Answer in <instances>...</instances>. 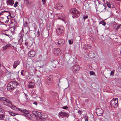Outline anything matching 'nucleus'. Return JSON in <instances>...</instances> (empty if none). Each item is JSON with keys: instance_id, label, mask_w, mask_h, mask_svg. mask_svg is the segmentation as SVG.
<instances>
[{"instance_id": "38", "label": "nucleus", "mask_w": 121, "mask_h": 121, "mask_svg": "<svg viewBox=\"0 0 121 121\" xmlns=\"http://www.w3.org/2000/svg\"><path fill=\"white\" fill-rule=\"evenodd\" d=\"M37 37H38L39 36L40 34H39V30H38L37 32Z\"/></svg>"}, {"instance_id": "36", "label": "nucleus", "mask_w": 121, "mask_h": 121, "mask_svg": "<svg viewBox=\"0 0 121 121\" xmlns=\"http://www.w3.org/2000/svg\"><path fill=\"white\" fill-rule=\"evenodd\" d=\"M18 2H16L15 4H14L13 6L15 7H16L17 6Z\"/></svg>"}, {"instance_id": "13", "label": "nucleus", "mask_w": 121, "mask_h": 121, "mask_svg": "<svg viewBox=\"0 0 121 121\" xmlns=\"http://www.w3.org/2000/svg\"><path fill=\"white\" fill-rule=\"evenodd\" d=\"M47 117V116L46 114L42 113L40 117H39V118L43 120H44Z\"/></svg>"}, {"instance_id": "37", "label": "nucleus", "mask_w": 121, "mask_h": 121, "mask_svg": "<svg viewBox=\"0 0 121 121\" xmlns=\"http://www.w3.org/2000/svg\"><path fill=\"white\" fill-rule=\"evenodd\" d=\"M88 17V16L87 15H86L85 16H83V19H84V20H85Z\"/></svg>"}, {"instance_id": "50", "label": "nucleus", "mask_w": 121, "mask_h": 121, "mask_svg": "<svg viewBox=\"0 0 121 121\" xmlns=\"http://www.w3.org/2000/svg\"><path fill=\"white\" fill-rule=\"evenodd\" d=\"M88 118V117L87 116H85V119L87 121H88V120L87 119Z\"/></svg>"}, {"instance_id": "22", "label": "nucleus", "mask_w": 121, "mask_h": 121, "mask_svg": "<svg viewBox=\"0 0 121 121\" xmlns=\"http://www.w3.org/2000/svg\"><path fill=\"white\" fill-rule=\"evenodd\" d=\"M8 2L10 5H12L14 4V1L13 0H9Z\"/></svg>"}, {"instance_id": "47", "label": "nucleus", "mask_w": 121, "mask_h": 121, "mask_svg": "<svg viewBox=\"0 0 121 121\" xmlns=\"http://www.w3.org/2000/svg\"><path fill=\"white\" fill-rule=\"evenodd\" d=\"M78 112L80 114H82V112L80 110H79L78 111Z\"/></svg>"}, {"instance_id": "8", "label": "nucleus", "mask_w": 121, "mask_h": 121, "mask_svg": "<svg viewBox=\"0 0 121 121\" xmlns=\"http://www.w3.org/2000/svg\"><path fill=\"white\" fill-rule=\"evenodd\" d=\"M19 110L21 112V114L22 115H27L29 113V112L26 109H22V108H18Z\"/></svg>"}, {"instance_id": "1", "label": "nucleus", "mask_w": 121, "mask_h": 121, "mask_svg": "<svg viewBox=\"0 0 121 121\" xmlns=\"http://www.w3.org/2000/svg\"><path fill=\"white\" fill-rule=\"evenodd\" d=\"M19 85V83L16 81H12L9 83L7 86V90L11 92L13 90Z\"/></svg>"}, {"instance_id": "3", "label": "nucleus", "mask_w": 121, "mask_h": 121, "mask_svg": "<svg viewBox=\"0 0 121 121\" xmlns=\"http://www.w3.org/2000/svg\"><path fill=\"white\" fill-rule=\"evenodd\" d=\"M70 12L73 13L72 17L73 18L75 17H77L79 16L80 13L79 11L76 9H71L70 10Z\"/></svg>"}, {"instance_id": "21", "label": "nucleus", "mask_w": 121, "mask_h": 121, "mask_svg": "<svg viewBox=\"0 0 121 121\" xmlns=\"http://www.w3.org/2000/svg\"><path fill=\"white\" fill-rule=\"evenodd\" d=\"M9 107H10L12 109L15 110H16L17 109H18L16 107L13 105L12 104L10 106H9Z\"/></svg>"}, {"instance_id": "16", "label": "nucleus", "mask_w": 121, "mask_h": 121, "mask_svg": "<svg viewBox=\"0 0 121 121\" xmlns=\"http://www.w3.org/2000/svg\"><path fill=\"white\" fill-rule=\"evenodd\" d=\"M35 52L34 51H30L28 54V56L31 57H32L35 55Z\"/></svg>"}, {"instance_id": "63", "label": "nucleus", "mask_w": 121, "mask_h": 121, "mask_svg": "<svg viewBox=\"0 0 121 121\" xmlns=\"http://www.w3.org/2000/svg\"><path fill=\"white\" fill-rule=\"evenodd\" d=\"M42 66H40V68Z\"/></svg>"}, {"instance_id": "7", "label": "nucleus", "mask_w": 121, "mask_h": 121, "mask_svg": "<svg viewBox=\"0 0 121 121\" xmlns=\"http://www.w3.org/2000/svg\"><path fill=\"white\" fill-rule=\"evenodd\" d=\"M52 76L50 75L46 77V79L45 83L47 85H49L51 84Z\"/></svg>"}, {"instance_id": "24", "label": "nucleus", "mask_w": 121, "mask_h": 121, "mask_svg": "<svg viewBox=\"0 0 121 121\" xmlns=\"http://www.w3.org/2000/svg\"><path fill=\"white\" fill-rule=\"evenodd\" d=\"M107 6L110 8L112 7L113 6V5L112 4H111L110 3L108 2L107 3Z\"/></svg>"}, {"instance_id": "58", "label": "nucleus", "mask_w": 121, "mask_h": 121, "mask_svg": "<svg viewBox=\"0 0 121 121\" xmlns=\"http://www.w3.org/2000/svg\"><path fill=\"white\" fill-rule=\"evenodd\" d=\"M53 67H56V66L55 65V66H53Z\"/></svg>"}, {"instance_id": "19", "label": "nucleus", "mask_w": 121, "mask_h": 121, "mask_svg": "<svg viewBox=\"0 0 121 121\" xmlns=\"http://www.w3.org/2000/svg\"><path fill=\"white\" fill-rule=\"evenodd\" d=\"M34 83L33 82H30L28 85V87L30 88H32L34 87Z\"/></svg>"}, {"instance_id": "32", "label": "nucleus", "mask_w": 121, "mask_h": 121, "mask_svg": "<svg viewBox=\"0 0 121 121\" xmlns=\"http://www.w3.org/2000/svg\"><path fill=\"white\" fill-rule=\"evenodd\" d=\"M24 2L26 4H30V3L29 2V0H27L25 1H24Z\"/></svg>"}, {"instance_id": "62", "label": "nucleus", "mask_w": 121, "mask_h": 121, "mask_svg": "<svg viewBox=\"0 0 121 121\" xmlns=\"http://www.w3.org/2000/svg\"><path fill=\"white\" fill-rule=\"evenodd\" d=\"M102 7H104V6H102Z\"/></svg>"}, {"instance_id": "15", "label": "nucleus", "mask_w": 121, "mask_h": 121, "mask_svg": "<svg viewBox=\"0 0 121 121\" xmlns=\"http://www.w3.org/2000/svg\"><path fill=\"white\" fill-rule=\"evenodd\" d=\"M62 7L63 6L62 4H57L55 5L54 8L56 9L59 10L62 8Z\"/></svg>"}, {"instance_id": "48", "label": "nucleus", "mask_w": 121, "mask_h": 121, "mask_svg": "<svg viewBox=\"0 0 121 121\" xmlns=\"http://www.w3.org/2000/svg\"><path fill=\"white\" fill-rule=\"evenodd\" d=\"M9 19H7V20H6V21H5V23H8V22H9Z\"/></svg>"}, {"instance_id": "25", "label": "nucleus", "mask_w": 121, "mask_h": 121, "mask_svg": "<svg viewBox=\"0 0 121 121\" xmlns=\"http://www.w3.org/2000/svg\"><path fill=\"white\" fill-rule=\"evenodd\" d=\"M5 115L4 114H2L1 115L0 114V120H4V117Z\"/></svg>"}, {"instance_id": "61", "label": "nucleus", "mask_w": 121, "mask_h": 121, "mask_svg": "<svg viewBox=\"0 0 121 121\" xmlns=\"http://www.w3.org/2000/svg\"><path fill=\"white\" fill-rule=\"evenodd\" d=\"M5 12H8V11H5Z\"/></svg>"}, {"instance_id": "14", "label": "nucleus", "mask_w": 121, "mask_h": 121, "mask_svg": "<svg viewBox=\"0 0 121 121\" xmlns=\"http://www.w3.org/2000/svg\"><path fill=\"white\" fill-rule=\"evenodd\" d=\"M114 29L117 30L119 28H121V24L119 25L118 24H114L113 26Z\"/></svg>"}, {"instance_id": "39", "label": "nucleus", "mask_w": 121, "mask_h": 121, "mask_svg": "<svg viewBox=\"0 0 121 121\" xmlns=\"http://www.w3.org/2000/svg\"><path fill=\"white\" fill-rule=\"evenodd\" d=\"M68 108V107L66 106H65L62 107V108L63 109H66Z\"/></svg>"}, {"instance_id": "45", "label": "nucleus", "mask_w": 121, "mask_h": 121, "mask_svg": "<svg viewBox=\"0 0 121 121\" xmlns=\"http://www.w3.org/2000/svg\"><path fill=\"white\" fill-rule=\"evenodd\" d=\"M23 71H24L23 70H22L21 71V75L23 76H24V75L23 73Z\"/></svg>"}, {"instance_id": "49", "label": "nucleus", "mask_w": 121, "mask_h": 121, "mask_svg": "<svg viewBox=\"0 0 121 121\" xmlns=\"http://www.w3.org/2000/svg\"><path fill=\"white\" fill-rule=\"evenodd\" d=\"M27 22H26V23L24 25V26H25L26 27L27 26Z\"/></svg>"}, {"instance_id": "46", "label": "nucleus", "mask_w": 121, "mask_h": 121, "mask_svg": "<svg viewBox=\"0 0 121 121\" xmlns=\"http://www.w3.org/2000/svg\"><path fill=\"white\" fill-rule=\"evenodd\" d=\"M89 101L88 99H86L85 100V102L86 103H88Z\"/></svg>"}, {"instance_id": "59", "label": "nucleus", "mask_w": 121, "mask_h": 121, "mask_svg": "<svg viewBox=\"0 0 121 121\" xmlns=\"http://www.w3.org/2000/svg\"><path fill=\"white\" fill-rule=\"evenodd\" d=\"M13 23V22H11V23Z\"/></svg>"}, {"instance_id": "57", "label": "nucleus", "mask_w": 121, "mask_h": 121, "mask_svg": "<svg viewBox=\"0 0 121 121\" xmlns=\"http://www.w3.org/2000/svg\"><path fill=\"white\" fill-rule=\"evenodd\" d=\"M1 66V64L0 63V67Z\"/></svg>"}, {"instance_id": "53", "label": "nucleus", "mask_w": 121, "mask_h": 121, "mask_svg": "<svg viewBox=\"0 0 121 121\" xmlns=\"http://www.w3.org/2000/svg\"><path fill=\"white\" fill-rule=\"evenodd\" d=\"M3 34L4 35H6V36H8V35H7V34H5L4 33V34Z\"/></svg>"}, {"instance_id": "12", "label": "nucleus", "mask_w": 121, "mask_h": 121, "mask_svg": "<svg viewBox=\"0 0 121 121\" xmlns=\"http://www.w3.org/2000/svg\"><path fill=\"white\" fill-rule=\"evenodd\" d=\"M59 114L61 116L66 117H68L69 115V114H68L65 112H59Z\"/></svg>"}, {"instance_id": "2", "label": "nucleus", "mask_w": 121, "mask_h": 121, "mask_svg": "<svg viewBox=\"0 0 121 121\" xmlns=\"http://www.w3.org/2000/svg\"><path fill=\"white\" fill-rule=\"evenodd\" d=\"M118 99L114 98L112 99L110 102V104L111 106L114 108L117 107L118 106Z\"/></svg>"}, {"instance_id": "64", "label": "nucleus", "mask_w": 121, "mask_h": 121, "mask_svg": "<svg viewBox=\"0 0 121 121\" xmlns=\"http://www.w3.org/2000/svg\"><path fill=\"white\" fill-rule=\"evenodd\" d=\"M9 17V16H7V17Z\"/></svg>"}, {"instance_id": "6", "label": "nucleus", "mask_w": 121, "mask_h": 121, "mask_svg": "<svg viewBox=\"0 0 121 121\" xmlns=\"http://www.w3.org/2000/svg\"><path fill=\"white\" fill-rule=\"evenodd\" d=\"M103 112V110L100 107H98L96 108V113L98 116L101 115Z\"/></svg>"}, {"instance_id": "42", "label": "nucleus", "mask_w": 121, "mask_h": 121, "mask_svg": "<svg viewBox=\"0 0 121 121\" xmlns=\"http://www.w3.org/2000/svg\"><path fill=\"white\" fill-rule=\"evenodd\" d=\"M88 45V49L91 48V46L90 45Z\"/></svg>"}, {"instance_id": "35", "label": "nucleus", "mask_w": 121, "mask_h": 121, "mask_svg": "<svg viewBox=\"0 0 121 121\" xmlns=\"http://www.w3.org/2000/svg\"><path fill=\"white\" fill-rule=\"evenodd\" d=\"M69 42L70 44H72L73 43V41L72 40H69Z\"/></svg>"}, {"instance_id": "20", "label": "nucleus", "mask_w": 121, "mask_h": 121, "mask_svg": "<svg viewBox=\"0 0 121 121\" xmlns=\"http://www.w3.org/2000/svg\"><path fill=\"white\" fill-rule=\"evenodd\" d=\"M24 34V32L23 30V28H22V30L20 33L19 35L21 37H22Z\"/></svg>"}, {"instance_id": "44", "label": "nucleus", "mask_w": 121, "mask_h": 121, "mask_svg": "<svg viewBox=\"0 0 121 121\" xmlns=\"http://www.w3.org/2000/svg\"><path fill=\"white\" fill-rule=\"evenodd\" d=\"M56 62H57V61H56L54 60L52 62V65H53V64L55 63Z\"/></svg>"}, {"instance_id": "43", "label": "nucleus", "mask_w": 121, "mask_h": 121, "mask_svg": "<svg viewBox=\"0 0 121 121\" xmlns=\"http://www.w3.org/2000/svg\"><path fill=\"white\" fill-rule=\"evenodd\" d=\"M33 104L37 105L38 104V103L36 102H34L33 103Z\"/></svg>"}, {"instance_id": "60", "label": "nucleus", "mask_w": 121, "mask_h": 121, "mask_svg": "<svg viewBox=\"0 0 121 121\" xmlns=\"http://www.w3.org/2000/svg\"><path fill=\"white\" fill-rule=\"evenodd\" d=\"M2 19H4V17H2Z\"/></svg>"}, {"instance_id": "30", "label": "nucleus", "mask_w": 121, "mask_h": 121, "mask_svg": "<svg viewBox=\"0 0 121 121\" xmlns=\"http://www.w3.org/2000/svg\"><path fill=\"white\" fill-rule=\"evenodd\" d=\"M99 24H101L104 26H105L106 25L105 22L103 21H101L99 22Z\"/></svg>"}, {"instance_id": "55", "label": "nucleus", "mask_w": 121, "mask_h": 121, "mask_svg": "<svg viewBox=\"0 0 121 121\" xmlns=\"http://www.w3.org/2000/svg\"><path fill=\"white\" fill-rule=\"evenodd\" d=\"M50 14H51V15H52V13H50Z\"/></svg>"}, {"instance_id": "11", "label": "nucleus", "mask_w": 121, "mask_h": 121, "mask_svg": "<svg viewBox=\"0 0 121 121\" xmlns=\"http://www.w3.org/2000/svg\"><path fill=\"white\" fill-rule=\"evenodd\" d=\"M4 102H5L3 103L4 104L8 106H10L12 104V103L9 99L7 98H6Z\"/></svg>"}, {"instance_id": "40", "label": "nucleus", "mask_w": 121, "mask_h": 121, "mask_svg": "<svg viewBox=\"0 0 121 121\" xmlns=\"http://www.w3.org/2000/svg\"><path fill=\"white\" fill-rule=\"evenodd\" d=\"M114 73V72L113 71H112L110 73L111 75H113Z\"/></svg>"}, {"instance_id": "5", "label": "nucleus", "mask_w": 121, "mask_h": 121, "mask_svg": "<svg viewBox=\"0 0 121 121\" xmlns=\"http://www.w3.org/2000/svg\"><path fill=\"white\" fill-rule=\"evenodd\" d=\"M64 30V27L62 26H59L56 30L57 33L59 35H61Z\"/></svg>"}, {"instance_id": "28", "label": "nucleus", "mask_w": 121, "mask_h": 121, "mask_svg": "<svg viewBox=\"0 0 121 121\" xmlns=\"http://www.w3.org/2000/svg\"><path fill=\"white\" fill-rule=\"evenodd\" d=\"M117 84L119 87L121 88V81H119Z\"/></svg>"}, {"instance_id": "4", "label": "nucleus", "mask_w": 121, "mask_h": 121, "mask_svg": "<svg viewBox=\"0 0 121 121\" xmlns=\"http://www.w3.org/2000/svg\"><path fill=\"white\" fill-rule=\"evenodd\" d=\"M56 42L57 43L58 46L59 47L62 46L65 43V40L61 38H59L56 39Z\"/></svg>"}, {"instance_id": "41", "label": "nucleus", "mask_w": 121, "mask_h": 121, "mask_svg": "<svg viewBox=\"0 0 121 121\" xmlns=\"http://www.w3.org/2000/svg\"><path fill=\"white\" fill-rule=\"evenodd\" d=\"M43 2V4H45L46 3V0H42Z\"/></svg>"}, {"instance_id": "29", "label": "nucleus", "mask_w": 121, "mask_h": 121, "mask_svg": "<svg viewBox=\"0 0 121 121\" xmlns=\"http://www.w3.org/2000/svg\"><path fill=\"white\" fill-rule=\"evenodd\" d=\"M88 45H85L83 46V48L86 50H87L88 49Z\"/></svg>"}, {"instance_id": "9", "label": "nucleus", "mask_w": 121, "mask_h": 121, "mask_svg": "<svg viewBox=\"0 0 121 121\" xmlns=\"http://www.w3.org/2000/svg\"><path fill=\"white\" fill-rule=\"evenodd\" d=\"M79 65H74L72 68V70L73 73H74L79 69Z\"/></svg>"}, {"instance_id": "18", "label": "nucleus", "mask_w": 121, "mask_h": 121, "mask_svg": "<svg viewBox=\"0 0 121 121\" xmlns=\"http://www.w3.org/2000/svg\"><path fill=\"white\" fill-rule=\"evenodd\" d=\"M65 16L64 15V17L63 16H62L60 14H58L56 15V17L57 18V19H61L63 21H64V20H63V18H65Z\"/></svg>"}, {"instance_id": "27", "label": "nucleus", "mask_w": 121, "mask_h": 121, "mask_svg": "<svg viewBox=\"0 0 121 121\" xmlns=\"http://www.w3.org/2000/svg\"><path fill=\"white\" fill-rule=\"evenodd\" d=\"M42 113L38 112L36 116L38 117L39 118V117L41 116Z\"/></svg>"}, {"instance_id": "51", "label": "nucleus", "mask_w": 121, "mask_h": 121, "mask_svg": "<svg viewBox=\"0 0 121 121\" xmlns=\"http://www.w3.org/2000/svg\"><path fill=\"white\" fill-rule=\"evenodd\" d=\"M25 44L26 46H27L28 45V43H27V42L26 43H25Z\"/></svg>"}, {"instance_id": "52", "label": "nucleus", "mask_w": 121, "mask_h": 121, "mask_svg": "<svg viewBox=\"0 0 121 121\" xmlns=\"http://www.w3.org/2000/svg\"><path fill=\"white\" fill-rule=\"evenodd\" d=\"M2 111V109L0 108V112H1Z\"/></svg>"}, {"instance_id": "34", "label": "nucleus", "mask_w": 121, "mask_h": 121, "mask_svg": "<svg viewBox=\"0 0 121 121\" xmlns=\"http://www.w3.org/2000/svg\"><path fill=\"white\" fill-rule=\"evenodd\" d=\"M37 112H38L35 111H34L33 112V113L35 116H36Z\"/></svg>"}, {"instance_id": "26", "label": "nucleus", "mask_w": 121, "mask_h": 121, "mask_svg": "<svg viewBox=\"0 0 121 121\" xmlns=\"http://www.w3.org/2000/svg\"><path fill=\"white\" fill-rule=\"evenodd\" d=\"M9 114L12 116H14L17 114L14 112H10L9 113Z\"/></svg>"}, {"instance_id": "31", "label": "nucleus", "mask_w": 121, "mask_h": 121, "mask_svg": "<svg viewBox=\"0 0 121 121\" xmlns=\"http://www.w3.org/2000/svg\"><path fill=\"white\" fill-rule=\"evenodd\" d=\"M90 73L91 75H95V74L94 72L93 71H91L90 72Z\"/></svg>"}, {"instance_id": "33", "label": "nucleus", "mask_w": 121, "mask_h": 121, "mask_svg": "<svg viewBox=\"0 0 121 121\" xmlns=\"http://www.w3.org/2000/svg\"><path fill=\"white\" fill-rule=\"evenodd\" d=\"M9 46H8L6 45V46H5L3 47V49L4 50H5Z\"/></svg>"}, {"instance_id": "54", "label": "nucleus", "mask_w": 121, "mask_h": 121, "mask_svg": "<svg viewBox=\"0 0 121 121\" xmlns=\"http://www.w3.org/2000/svg\"><path fill=\"white\" fill-rule=\"evenodd\" d=\"M12 28L13 29V31H14V30H15V28H14V27H13V28L12 27Z\"/></svg>"}, {"instance_id": "17", "label": "nucleus", "mask_w": 121, "mask_h": 121, "mask_svg": "<svg viewBox=\"0 0 121 121\" xmlns=\"http://www.w3.org/2000/svg\"><path fill=\"white\" fill-rule=\"evenodd\" d=\"M20 63V62L18 60L15 61L13 65V68H16L17 66Z\"/></svg>"}, {"instance_id": "10", "label": "nucleus", "mask_w": 121, "mask_h": 121, "mask_svg": "<svg viewBox=\"0 0 121 121\" xmlns=\"http://www.w3.org/2000/svg\"><path fill=\"white\" fill-rule=\"evenodd\" d=\"M61 50L59 48H56L53 49V52L56 55H59L60 53Z\"/></svg>"}, {"instance_id": "56", "label": "nucleus", "mask_w": 121, "mask_h": 121, "mask_svg": "<svg viewBox=\"0 0 121 121\" xmlns=\"http://www.w3.org/2000/svg\"><path fill=\"white\" fill-rule=\"evenodd\" d=\"M117 0V1H120L121 0Z\"/></svg>"}, {"instance_id": "23", "label": "nucleus", "mask_w": 121, "mask_h": 121, "mask_svg": "<svg viewBox=\"0 0 121 121\" xmlns=\"http://www.w3.org/2000/svg\"><path fill=\"white\" fill-rule=\"evenodd\" d=\"M6 98L4 97H0V101H4L5 100Z\"/></svg>"}]
</instances>
